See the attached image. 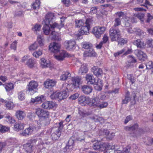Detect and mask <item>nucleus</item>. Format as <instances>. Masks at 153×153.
<instances>
[{"mask_svg": "<svg viewBox=\"0 0 153 153\" xmlns=\"http://www.w3.org/2000/svg\"><path fill=\"white\" fill-rule=\"evenodd\" d=\"M63 122H60L59 123V126L57 127H53L51 129V131L52 133L51 134L53 140H57L61 135V131L63 128Z\"/></svg>", "mask_w": 153, "mask_h": 153, "instance_id": "7ed1b4c3", "label": "nucleus"}, {"mask_svg": "<svg viewBox=\"0 0 153 153\" xmlns=\"http://www.w3.org/2000/svg\"><path fill=\"white\" fill-rule=\"evenodd\" d=\"M14 130L17 131L23 129L24 128V124L21 123H17L14 125Z\"/></svg>", "mask_w": 153, "mask_h": 153, "instance_id": "c756f323", "label": "nucleus"}, {"mask_svg": "<svg viewBox=\"0 0 153 153\" xmlns=\"http://www.w3.org/2000/svg\"><path fill=\"white\" fill-rule=\"evenodd\" d=\"M19 99L21 101L24 100L25 98V94L23 91L19 92L18 94Z\"/></svg>", "mask_w": 153, "mask_h": 153, "instance_id": "de8ad7c7", "label": "nucleus"}, {"mask_svg": "<svg viewBox=\"0 0 153 153\" xmlns=\"http://www.w3.org/2000/svg\"><path fill=\"white\" fill-rule=\"evenodd\" d=\"M78 113L80 116L83 117H84V116H85L86 115H88V113L85 112V111H84L82 109H79Z\"/></svg>", "mask_w": 153, "mask_h": 153, "instance_id": "69168bd1", "label": "nucleus"}, {"mask_svg": "<svg viewBox=\"0 0 153 153\" xmlns=\"http://www.w3.org/2000/svg\"><path fill=\"white\" fill-rule=\"evenodd\" d=\"M38 46V44L36 42H35L29 47V49L30 51H33L36 49Z\"/></svg>", "mask_w": 153, "mask_h": 153, "instance_id": "4d7b16f0", "label": "nucleus"}, {"mask_svg": "<svg viewBox=\"0 0 153 153\" xmlns=\"http://www.w3.org/2000/svg\"><path fill=\"white\" fill-rule=\"evenodd\" d=\"M92 32L96 37L99 38L100 37L101 34L99 32L97 27H95L92 31Z\"/></svg>", "mask_w": 153, "mask_h": 153, "instance_id": "ea45409f", "label": "nucleus"}, {"mask_svg": "<svg viewBox=\"0 0 153 153\" xmlns=\"http://www.w3.org/2000/svg\"><path fill=\"white\" fill-rule=\"evenodd\" d=\"M133 44L134 45L136 46L138 48L141 49H144L146 45L144 42L140 39L134 40L133 42Z\"/></svg>", "mask_w": 153, "mask_h": 153, "instance_id": "9b49d317", "label": "nucleus"}, {"mask_svg": "<svg viewBox=\"0 0 153 153\" xmlns=\"http://www.w3.org/2000/svg\"><path fill=\"white\" fill-rule=\"evenodd\" d=\"M134 33H135L137 35L142 37H143L146 34L145 32L137 27L134 28Z\"/></svg>", "mask_w": 153, "mask_h": 153, "instance_id": "c85d7f7f", "label": "nucleus"}, {"mask_svg": "<svg viewBox=\"0 0 153 153\" xmlns=\"http://www.w3.org/2000/svg\"><path fill=\"white\" fill-rule=\"evenodd\" d=\"M40 4V2L39 0H36L35 2L32 4V8L34 9H39Z\"/></svg>", "mask_w": 153, "mask_h": 153, "instance_id": "58836bf2", "label": "nucleus"}, {"mask_svg": "<svg viewBox=\"0 0 153 153\" xmlns=\"http://www.w3.org/2000/svg\"><path fill=\"white\" fill-rule=\"evenodd\" d=\"M32 147L33 146L30 143L26 144L24 145V149L27 153H30L32 152Z\"/></svg>", "mask_w": 153, "mask_h": 153, "instance_id": "72a5a7b5", "label": "nucleus"}, {"mask_svg": "<svg viewBox=\"0 0 153 153\" xmlns=\"http://www.w3.org/2000/svg\"><path fill=\"white\" fill-rule=\"evenodd\" d=\"M51 38L56 41H59L61 40L60 36L56 35V32L54 31H52L51 33Z\"/></svg>", "mask_w": 153, "mask_h": 153, "instance_id": "37998d69", "label": "nucleus"}, {"mask_svg": "<svg viewBox=\"0 0 153 153\" xmlns=\"http://www.w3.org/2000/svg\"><path fill=\"white\" fill-rule=\"evenodd\" d=\"M9 129V128L0 125V132L1 133H4L7 131Z\"/></svg>", "mask_w": 153, "mask_h": 153, "instance_id": "13d9d810", "label": "nucleus"}, {"mask_svg": "<svg viewBox=\"0 0 153 153\" xmlns=\"http://www.w3.org/2000/svg\"><path fill=\"white\" fill-rule=\"evenodd\" d=\"M15 116L18 120H22L25 117L26 114L24 111L19 110L16 111Z\"/></svg>", "mask_w": 153, "mask_h": 153, "instance_id": "2eb2a0df", "label": "nucleus"}, {"mask_svg": "<svg viewBox=\"0 0 153 153\" xmlns=\"http://www.w3.org/2000/svg\"><path fill=\"white\" fill-rule=\"evenodd\" d=\"M83 55L85 57L95 56L96 55V53L91 48L89 50L85 51Z\"/></svg>", "mask_w": 153, "mask_h": 153, "instance_id": "4be33fe9", "label": "nucleus"}, {"mask_svg": "<svg viewBox=\"0 0 153 153\" xmlns=\"http://www.w3.org/2000/svg\"><path fill=\"white\" fill-rule=\"evenodd\" d=\"M99 105L98 108L102 109L107 107L108 105V103L107 102H103L101 103H100Z\"/></svg>", "mask_w": 153, "mask_h": 153, "instance_id": "0e129e2a", "label": "nucleus"}, {"mask_svg": "<svg viewBox=\"0 0 153 153\" xmlns=\"http://www.w3.org/2000/svg\"><path fill=\"white\" fill-rule=\"evenodd\" d=\"M128 58L129 59V60L128 61V64L127 65V66L128 67L130 66L129 64L135 63L136 62V60L135 59L134 57H133L132 56H128Z\"/></svg>", "mask_w": 153, "mask_h": 153, "instance_id": "09e8293b", "label": "nucleus"}, {"mask_svg": "<svg viewBox=\"0 0 153 153\" xmlns=\"http://www.w3.org/2000/svg\"><path fill=\"white\" fill-rule=\"evenodd\" d=\"M85 79L87 83L89 84H93L95 82V78L93 75L90 74H86Z\"/></svg>", "mask_w": 153, "mask_h": 153, "instance_id": "412c9836", "label": "nucleus"}, {"mask_svg": "<svg viewBox=\"0 0 153 153\" xmlns=\"http://www.w3.org/2000/svg\"><path fill=\"white\" fill-rule=\"evenodd\" d=\"M94 86L95 90L98 91H101L103 86L102 82L101 80L98 79L97 82L94 84Z\"/></svg>", "mask_w": 153, "mask_h": 153, "instance_id": "b1692460", "label": "nucleus"}, {"mask_svg": "<svg viewBox=\"0 0 153 153\" xmlns=\"http://www.w3.org/2000/svg\"><path fill=\"white\" fill-rule=\"evenodd\" d=\"M121 24V21L120 18H117L115 19L114 20V26L112 28H114V29H119L118 28H116V27L120 25Z\"/></svg>", "mask_w": 153, "mask_h": 153, "instance_id": "79ce46f5", "label": "nucleus"}, {"mask_svg": "<svg viewBox=\"0 0 153 153\" xmlns=\"http://www.w3.org/2000/svg\"><path fill=\"white\" fill-rule=\"evenodd\" d=\"M146 44L147 45L148 47L149 48L153 47V40L149 39L147 40L146 42Z\"/></svg>", "mask_w": 153, "mask_h": 153, "instance_id": "bf43d9fd", "label": "nucleus"}, {"mask_svg": "<svg viewBox=\"0 0 153 153\" xmlns=\"http://www.w3.org/2000/svg\"><path fill=\"white\" fill-rule=\"evenodd\" d=\"M138 127V124H135L131 126H126L124 128L126 131H132L137 129Z\"/></svg>", "mask_w": 153, "mask_h": 153, "instance_id": "e433bc0d", "label": "nucleus"}, {"mask_svg": "<svg viewBox=\"0 0 153 153\" xmlns=\"http://www.w3.org/2000/svg\"><path fill=\"white\" fill-rule=\"evenodd\" d=\"M6 106L8 109H12L14 107L13 104L10 101H8L6 104Z\"/></svg>", "mask_w": 153, "mask_h": 153, "instance_id": "6e6d98bb", "label": "nucleus"}, {"mask_svg": "<svg viewBox=\"0 0 153 153\" xmlns=\"http://www.w3.org/2000/svg\"><path fill=\"white\" fill-rule=\"evenodd\" d=\"M81 78L79 76L72 77L71 79V82L77 88L79 87V86L81 83Z\"/></svg>", "mask_w": 153, "mask_h": 153, "instance_id": "f3484780", "label": "nucleus"}, {"mask_svg": "<svg viewBox=\"0 0 153 153\" xmlns=\"http://www.w3.org/2000/svg\"><path fill=\"white\" fill-rule=\"evenodd\" d=\"M35 62L33 59L30 58L27 61L26 64L30 68H32Z\"/></svg>", "mask_w": 153, "mask_h": 153, "instance_id": "3c124183", "label": "nucleus"}, {"mask_svg": "<svg viewBox=\"0 0 153 153\" xmlns=\"http://www.w3.org/2000/svg\"><path fill=\"white\" fill-rule=\"evenodd\" d=\"M91 71L97 76H100L102 74L103 72L102 69L94 66L91 69Z\"/></svg>", "mask_w": 153, "mask_h": 153, "instance_id": "a211bd4d", "label": "nucleus"}, {"mask_svg": "<svg viewBox=\"0 0 153 153\" xmlns=\"http://www.w3.org/2000/svg\"><path fill=\"white\" fill-rule=\"evenodd\" d=\"M92 89V87L87 85H84L82 88V91L86 94H88L91 93Z\"/></svg>", "mask_w": 153, "mask_h": 153, "instance_id": "5701e85b", "label": "nucleus"}, {"mask_svg": "<svg viewBox=\"0 0 153 153\" xmlns=\"http://www.w3.org/2000/svg\"><path fill=\"white\" fill-rule=\"evenodd\" d=\"M88 71V67L86 64H84L81 66L78 74L80 75H83L86 74Z\"/></svg>", "mask_w": 153, "mask_h": 153, "instance_id": "aec40b11", "label": "nucleus"}, {"mask_svg": "<svg viewBox=\"0 0 153 153\" xmlns=\"http://www.w3.org/2000/svg\"><path fill=\"white\" fill-rule=\"evenodd\" d=\"M49 47L51 51L54 53H56L60 51V45L58 43L53 42L52 44H51Z\"/></svg>", "mask_w": 153, "mask_h": 153, "instance_id": "1a4fd4ad", "label": "nucleus"}, {"mask_svg": "<svg viewBox=\"0 0 153 153\" xmlns=\"http://www.w3.org/2000/svg\"><path fill=\"white\" fill-rule=\"evenodd\" d=\"M17 43V42L16 41H15L13 42L11 45L10 48L12 49H13L14 50H16Z\"/></svg>", "mask_w": 153, "mask_h": 153, "instance_id": "774afa93", "label": "nucleus"}, {"mask_svg": "<svg viewBox=\"0 0 153 153\" xmlns=\"http://www.w3.org/2000/svg\"><path fill=\"white\" fill-rule=\"evenodd\" d=\"M100 102L99 99L98 98L95 97L91 100V103L92 106L98 108Z\"/></svg>", "mask_w": 153, "mask_h": 153, "instance_id": "bb28decb", "label": "nucleus"}, {"mask_svg": "<svg viewBox=\"0 0 153 153\" xmlns=\"http://www.w3.org/2000/svg\"><path fill=\"white\" fill-rule=\"evenodd\" d=\"M77 88L71 82L70 84L66 85V84H63L62 86V89L63 90H66L67 92L69 91H73L75 88Z\"/></svg>", "mask_w": 153, "mask_h": 153, "instance_id": "f8f14e48", "label": "nucleus"}, {"mask_svg": "<svg viewBox=\"0 0 153 153\" xmlns=\"http://www.w3.org/2000/svg\"><path fill=\"white\" fill-rule=\"evenodd\" d=\"M58 93V99L60 100H62L66 98L68 96V93L67 92L66 90H63L62 91Z\"/></svg>", "mask_w": 153, "mask_h": 153, "instance_id": "a878e982", "label": "nucleus"}, {"mask_svg": "<svg viewBox=\"0 0 153 153\" xmlns=\"http://www.w3.org/2000/svg\"><path fill=\"white\" fill-rule=\"evenodd\" d=\"M146 66L147 69L151 70L152 72L153 73V63L151 61H150L146 64Z\"/></svg>", "mask_w": 153, "mask_h": 153, "instance_id": "a18cd8bd", "label": "nucleus"}, {"mask_svg": "<svg viewBox=\"0 0 153 153\" xmlns=\"http://www.w3.org/2000/svg\"><path fill=\"white\" fill-rule=\"evenodd\" d=\"M130 147L129 146H127L125 148L121 151L120 150H118L117 152V153H130Z\"/></svg>", "mask_w": 153, "mask_h": 153, "instance_id": "603ef678", "label": "nucleus"}, {"mask_svg": "<svg viewBox=\"0 0 153 153\" xmlns=\"http://www.w3.org/2000/svg\"><path fill=\"white\" fill-rule=\"evenodd\" d=\"M38 86L37 82L34 81H30L27 86V91H28L31 95L35 92L34 89H36Z\"/></svg>", "mask_w": 153, "mask_h": 153, "instance_id": "20e7f679", "label": "nucleus"}, {"mask_svg": "<svg viewBox=\"0 0 153 153\" xmlns=\"http://www.w3.org/2000/svg\"><path fill=\"white\" fill-rule=\"evenodd\" d=\"M82 47L85 49H90L92 48V45L89 42H83L82 43Z\"/></svg>", "mask_w": 153, "mask_h": 153, "instance_id": "c03bdc74", "label": "nucleus"}, {"mask_svg": "<svg viewBox=\"0 0 153 153\" xmlns=\"http://www.w3.org/2000/svg\"><path fill=\"white\" fill-rule=\"evenodd\" d=\"M45 17V19L44 20L45 24L43 27V30L44 33L46 35H48L50 31L49 25L52 29L57 28L59 30L64 25L62 20H61V23L60 25H58L56 22H54V16L52 13H48Z\"/></svg>", "mask_w": 153, "mask_h": 153, "instance_id": "f257e3e1", "label": "nucleus"}, {"mask_svg": "<svg viewBox=\"0 0 153 153\" xmlns=\"http://www.w3.org/2000/svg\"><path fill=\"white\" fill-rule=\"evenodd\" d=\"M7 118V121L10 123H13L15 122V120L12 118V117L9 115H7L5 117Z\"/></svg>", "mask_w": 153, "mask_h": 153, "instance_id": "052dcab7", "label": "nucleus"}, {"mask_svg": "<svg viewBox=\"0 0 153 153\" xmlns=\"http://www.w3.org/2000/svg\"><path fill=\"white\" fill-rule=\"evenodd\" d=\"M110 37L112 41H118V44L123 45L127 43V40L120 37V32L119 29L111 28L109 31Z\"/></svg>", "mask_w": 153, "mask_h": 153, "instance_id": "f03ea898", "label": "nucleus"}, {"mask_svg": "<svg viewBox=\"0 0 153 153\" xmlns=\"http://www.w3.org/2000/svg\"><path fill=\"white\" fill-rule=\"evenodd\" d=\"M76 27H82L85 25V24L82 22V20H77L76 21Z\"/></svg>", "mask_w": 153, "mask_h": 153, "instance_id": "864d4df0", "label": "nucleus"}, {"mask_svg": "<svg viewBox=\"0 0 153 153\" xmlns=\"http://www.w3.org/2000/svg\"><path fill=\"white\" fill-rule=\"evenodd\" d=\"M93 147L95 150H98L103 148V146L101 142H97L94 143Z\"/></svg>", "mask_w": 153, "mask_h": 153, "instance_id": "473e14b6", "label": "nucleus"}, {"mask_svg": "<svg viewBox=\"0 0 153 153\" xmlns=\"http://www.w3.org/2000/svg\"><path fill=\"white\" fill-rule=\"evenodd\" d=\"M90 29L89 27H88L85 25L81 27L80 29L79 30V32L82 35H87L89 33Z\"/></svg>", "mask_w": 153, "mask_h": 153, "instance_id": "393cba45", "label": "nucleus"}, {"mask_svg": "<svg viewBox=\"0 0 153 153\" xmlns=\"http://www.w3.org/2000/svg\"><path fill=\"white\" fill-rule=\"evenodd\" d=\"M35 113L40 118L49 117L50 115L49 112L48 111L40 108L36 109Z\"/></svg>", "mask_w": 153, "mask_h": 153, "instance_id": "39448f33", "label": "nucleus"}, {"mask_svg": "<svg viewBox=\"0 0 153 153\" xmlns=\"http://www.w3.org/2000/svg\"><path fill=\"white\" fill-rule=\"evenodd\" d=\"M131 100V98L129 96V92H128L126 94L124 99L122 101V104H127Z\"/></svg>", "mask_w": 153, "mask_h": 153, "instance_id": "c9c22d12", "label": "nucleus"}, {"mask_svg": "<svg viewBox=\"0 0 153 153\" xmlns=\"http://www.w3.org/2000/svg\"><path fill=\"white\" fill-rule=\"evenodd\" d=\"M97 28L98 29L99 32L101 34L103 33L105 31L106 29L105 27H104L97 26Z\"/></svg>", "mask_w": 153, "mask_h": 153, "instance_id": "338daca9", "label": "nucleus"}, {"mask_svg": "<svg viewBox=\"0 0 153 153\" xmlns=\"http://www.w3.org/2000/svg\"><path fill=\"white\" fill-rule=\"evenodd\" d=\"M144 16V14L140 13L137 14L136 15V16L142 22H143Z\"/></svg>", "mask_w": 153, "mask_h": 153, "instance_id": "e2e57ef3", "label": "nucleus"}, {"mask_svg": "<svg viewBox=\"0 0 153 153\" xmlns=\"http://www.w3.org/2000/svg\"><path fill=\"white\" fill-rule=\"evenodd\" d=\"M131 19L128 17H125V25L126 27H128L131 25Z\"/></svg>", "mask_w": 153, "mask_h": 153, "instance_id": "5fc2aeb1", "label": "nucleus"}, {"mask_svg": "<svg viewBox=\"0 0 153 153\" xmlns=\"http://www.w3.org/2000/svg\"><path fill=\"white\" fill-rule=\"evenodd\" d=\"M55 105L54 103L51 102L46 101L44 102L42 107L45 109H50L53 108Z\"/></svg>", "mask_w": 153, "mask_h": 153, "instance_id": "6ab92c4d", "label": "nucleus"}, {"mask_svg": "<svg viewBox=\"0 0 153 153\" xmlns=\"http://www.w3.org/2000/svg\"><path fill=\"white\" fill-rule=\"evenodd\" d=\"M93 20L91 19H87L86 20L85 25H86L88 27H89L90 28L91 26L93 23Z\"/></svg>", "mask_w": 153, "mask_h": 153, "instance_id": "49530a36", "label": "nucleus"}, {"mask_svg": "<svg viewBox=\"0 0 153 153\" xmlns=\"http://www.w3.org/2000/svg\"><path fill=\"white\" fill-rule=\"evenodd\" d=\"M42 53V50L41 49H40L38 51H36L33 52V56L36 57L38 58L39 56H41Z\"/></svg>", "mask_w": 153, "mask_h": 153, "instance_id": "a19ab883", "label": "nucleus"}, {"mask_svg": "<svg viewBox=\"0 0 153 153\" xmlns=\"http://www.w3.org/2000/svg\"><path fill=\"white\" fill-rule=\"evenodd\" d=\"M135 52L138 59L142 61H144L147 58V56L145 53L139 49H137Z\"/></svg>", "mask_w": 153, "mask_h": 153, "instance_id": "6e6552de", "label": "nucleus"}, {"mask_svg": "<svg viewBox=\"0 0 153 153\" xmlns=\"http://www.w3.org/2000/svg\"><path fill=\"white\" fill-rule=\"evenodd\" d=\"M79 103L82 105H85L89 102V99L85 96H80L78 99Z\"/></svg>", "mask_w": 153, "mask_h": 153, "instance_id": "4468645a", "label": "nucleus"}, {"mask_svg": "<svg viewBox=\"0 0 153 153\" xmlns=\"http://www.w3.org/2000/svg\"><path fill=\"white\" fill-rule=\"evenodd\" d=\"M41 29V26L39 24L35 25L32 28V30L35 32H36L37 31H39Z\"/></svg>", "mask_w": 153, "mask_h": 153, "instance_id": "680f3d73", "label": "nucleus"}, {"mask_svg": "<svg viewBox=\"0 0 153 153\" xmlns=\"http://www.w3.org/2000/svg\"><path fill=\"white\" fill-rule=\"evenodd\" d=\"M74 143V141L70 138L69 140L68 144L63 149V151L64 152H68L73 148V145Z\"/></svg>", "mask_w": 153, "mask_h": 153, "instance_id": "ddd939ff", "label": "nucleus"}, {"mask_svg": "<svg viewBox=\"0 0 153 153\" xmlns=\"http://www.w3.org/2000/svg\"><path fill=\"white\" fill-rule=\"evenodd\" d=\"M5 88L7 91H9L13 88V85L11 83L7 84L5 85Z\"/></svg>", "mask_w": 153, "mask_h": 153, "instance_id": "8fccbe9b", "label": "nucleus"}, {"mask_svg": "<svg viewBox=\"0 0 153 153\" xmlns=\"http://www.w3.org/2000/svg\"><path fill=\"white\" fill-rule=\"evenodd\" d=\"M44 39L42 36L40 35L37 36V42H36L37 43L39 44V45L41 46H42L44 45L43 42H44Z\"/></svg>", "mask_w": 153, "mask_h": 153, "instance_id": "f704fd0d", "label": "nucleus"}, {"mask_svg": "<svg viewBox=\"0 0 153 153\" xmlns=\"http://www.w3.org/2000/svg\"><path fill=\"white\" fill-rule=\"evenodd\" d=\"M36 129V127L33 125H30L29 127L26 128L20 134L22 136H27L30 134L34 129Z\"/></svg>", "mask_w": 153, "mask_h": 153, "instance_id": "0eeeda50", "label": "nucleus"}, {"mask_svg": "<svg viewBox=\"0 0 153 153\" xmlns=\"http://www.w3.org/2000/svg\"><path fill=\"white\" fill-rule=\"evenodd\" d=\"M71 74L68 71L64 72L60 76V79L65 81L71 77Z\"/></svg>", "mask_w": 153, "mask_h": 153, "instance_id": "cd10ccee", "label": "nucleus"}, {"mask_svg": "<svg viewBox=\"0 0 153 153\" xmlns=\"http://www.w3.org/2000/svg\"><path fill=\"white\" fill-rule=\"evenodd\" d=\"M66 53L64 51H60V54L59 55L55 56V57L58 60L61 61L63 60L64 58L66 56Z\"/></svg>", "mask_w": 153, "mask_h": 153, "instance_id": "7c9ffc66", "label": "nucleus"}, {"mask_svg": "<svg viewBox=\"0 0 153 153\" xmlns=\"http://www.w3.org/2000/svg\"><path fill=\"white\" fill-rule=\"evenodd\" d=\"M50 121L49 117L40 118L38 122V124L39 125V127L45 126L49 124Z\"/></svg>", "mask_w": 153, "mask_h": 153, "instance_id": "9d476101", "label": "nucleus"}, {"mask_svg": "<svg viewBox=\"0 0 153 153\" xmlns=\"http://www.w3.org/2000/svg\"><path fill=\"white\" fill-rule=\"evenodd\" d=\"M40 62L41 66L42 68H45L48 67L50 66V64L44 58H42L41 59Z\"/></svg>", "mask_w": 153, "mask_h": 153, "instance_id": "2f4dec72", "label": "nucleus"}, {"mask_svg": "<svg viewBox=\"0 0 153 153\" xmlns=\"http://www.w3.org/2000/svg\"><path fill=\"white\" fill-rule=\"evenodd\" d=\"M76 44V42L74 40L66 41L64 42V45L65 48L69 50L73 49Z\"/></svg>", "mask_w": 153, "mask_h": 153, "instance_id": "423d86ee", "label": "nucleus"}, {"mask_svg": "<svg viewBox=\"0 0 153 153\" xmlns=\"http://www.w3.org/2000/svg\"><path fill=\"white\" fill-rule=\"evenodd\" d=\"M56 82L54 80L48 79L44 83L45 87L50 89L53 87L56 84Z\"/></svg>", "mask_w": 153, "mask_h": 153, "instance_id": "dca6fc26", "label": "nucleus"}, {"mask_svg": "<svg viewBox=\"0 0 153 153\" xmlns=\"http://www.w3.org/2000/svg\"><path fill=\"white\" fill-rule=\"evenodd\" d=\"M44 100V97L43 95H41L39 97L38 96L36 97L35 99L32 98L31 99V101L33 102H39L40 101L42 102Z\"/></svg>", "mask_w": 153, "mask_h": 153, "instance_id": "4c0bfd02", "label": "nucleus"}]
</instances>
